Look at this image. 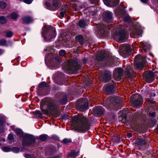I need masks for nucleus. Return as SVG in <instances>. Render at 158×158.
<instances>
[{
    "label": "nucleus",
    "mask_w": 158,
    "mask_h": 158,
    "mask_svg": "<svg viewBox=\"0 0 158 158\" xmlns=\"http://www.w3.org/2000/svg\"><path fill=\"white\" fill-rule=\"evenodd\" d=\"M73 124L78 131L85 132L90 129L91 119L82 115L75 116L73 119Z\"/></svg>",
    "instance_id": "nucleus-1"
},
{
    "label": "nucleus",
    "mask_w": 158,
    "mask_h": 158,
    "mask_svg": "<svg viewBox=\"0 0 158 158\" xmlns=\"http://www.w3.org/2000/svg\"><path fill=\"white\" fill-rule=\"evenodd\" d=\"M52 50L51 47H49L47 48L44 49V51H49L50 52V54L46 55L45 61V63L50 69H55L59 67V64L61 61L60 57L58 56H56L54 57L53 55L51 53Z\"/></svg>",
    "instance_id": "nucleus-2"
},
{
    "label": "nucleus",
    "mask_w": 158,
    "mask_h": 158,
    "mask_svg": "<svg viewBox=\"0 0 158 158\" xmlns=\"http://www.w3.org/2000/svg\"><path fill=\"white\" fill-rule=\"evenodd\" d=\"M42 36L47 41L53 40L56 35V33L55 28L45 25L42 28Z\"/></svg>",
    "instance_id": "nucleus-3"
},
{
    "label": "nucleus",
    "mask_w": 158,
    "mask_h": 158,
    "mask_svg": "<svg viewBox=\"0 0 158 158\" xmlns=\"http://www.w3.org/2000/svg\"><path fill=\"white\" fill-rule=\"evenodd\" d=\"M15 131V133L20 136H23L22 145L23 147L29 146L34 143L35 141V137L32 135L28 134L23 135V131L19 129H16Z\"/></svg>",
    "instance_id": "nucleus-4"
},
{
    "label": "nucleus",
    "mask_w": 158,
    "mask_h": 158,
    "mask_svg": "<svg viewBox=\"0 0 158 158\" xmlns=\"http://www.w3.org/2000/svg\"><path fill=\"white\" fill-rule=\"evenodd\" d=\"M55 108L56 106L54 103L49 99H44L41 102L40 108L43 114H48Z\"/></svg>",
    "instance_id": "nucleus-5"
},
{
    "label": "nucleus",
    "mask_w": 158,
    "mask_h": 158,
    "mask_svg": "<svg viewBox=\"0 0 158 158\" xmlns=\"http://www.w3.org/2000/svg\"><path fill=\"white\" fill-rule=\"evenodd\" d=\"M80 66L78 64V60L76 58L69 60L68 63V70L74 74L79 72Z\"/></svg>",
    "instance_id": "nucleus-6"
},
{
    "label": "nucleus",
    "mask_w": 158,
    "mask_h": 158,
    "mask_svg": "<svg viewBox=\"0 0 158 158\" xmlns=\"http://www.w3.org/2000/svg\"><path fill=\"white\" fill-rule=\"evenodd\" d=\"M61 4V0H47L44 3L45 8L53 10L57 9Z\"/></svg>",
    "instance_id": "nucleus-7"
},
{
    "label": "nucleus",
    "mask_w": 158,
    "mask_h": 158,
    "mask_svg": "<svg viewBox=\"0 0 158 158\" xmlns=\"http://www.w3.org/2000/svg\"><path fill=\"white\" fill-rule=\"evenodd\" d=\"M131 49V46L129 45L124 44L120 47V52L123 56L126 57L130 55Z\"/></svg>",
    "instance_id": "nucleus-8"
},
{
    "label": "nucleus",
    "mask_w": 158,
    "mask_h": 158,
    "mask_svg": "<svg viewBox=\"0 0 158 158\" xmlns=\"http://www.w3.org/2000/svg\"><path fill=\"white\" fill-rule=\"evenodd\" d=\"M143 99L140 95L137 94L132 96L131 97L130 102L135 106H141L142 104Z\"/></svg>",
    "instance_id": "nucleus-9"
},
{
    "label": "nucleus",
    "mask_w": 158,
    "mask_h": 158,
    "mask_svg": "<svg viewBox=\"0 0 158 158\" xmlns=\"http://www.w3.org/2000/svg\"><path fill=\"white\" fill-rule=\"evenodd\" d=\"M112 102L109 104V108L110 106L111 107L112 106V108L114 109H116L117 107V104H122V98L121 97H112L110 99L109 98V102Z\"/></svg>",
    "instance_id": "nucleus-10"
},
{
    "label": "nucleus",
    "mask_w": 158,
    "mask_h": 158,
    "mask_svg": "<svg viewBox=\"0 0 158 158\" xmlns=\"http://www.w3.org/2000/svg\"><path fill=\"white\" fill-rule=\"evenodd\" d=\"M98 34L100 36H106L107 33V28L106 25L102 24L98 25L97 27Z\"/></svg>",
    "instance_id": "nucleus-11"
},
{
    "label": "nucleus",
    "mask_w": 158,
    "mask_h": 158,
    "mask_svg": "<svg viewBox=\"0 0 158 158\" xmlns=\"http://www.w3.org/2000/svg\"><path fill=\"white\" fill-rule=\"evenodd\" d=\"M123 70L122 68H115L113 72V76L114 80L116 81H120L123 76Z\"/></svg>",
    "instance_id": "nucleus-12"
},
{
    "label": "nucleus",
    "mask_w": 158,
    "mask_h": 158,
    "mask_svg": "<svg viewBox=\"0 0 158 158\" xmlns=\"http://www.w3.org/2000/svg\"><path fill=\"white\" fill-rule=\"evenodd\" d=\"M81 104L78 105L76 107L77 109L80 111H82L88 107V100L84 98L80 100Z\"/></svg>",
    "instance_id": "nucleus-13"
},
{
    "label": "nucleus",
    "mask_w": 158,
    "mask_h": 158,
    "mask_svg": "<svg viewBox=\"0 0 158 158\" xmlns=\"http://www.w3.org/2000/svg\"><path fill=\"white\" fill-rule=\"evenodd\" d=\"M119 59L114 56H111L109 54V67L118 66L119 64Z\"/></svg>",
    "instance_id": "nucleus-14"
},
{
    "label": "nucleus",
    "mask_w": 158,
    "mask_h": 158,
    "mask_svg": "<svg viewBox=\"0 0 158 158\" xmlns=\"http://www.w3.org/2000/svg\"><path fill=\"white\" fill-rule=\"evenodd\" d=\"M104 110L102 106L96 107L92 110V112L97 117H100L103 114Z\"/></svg>",
    "instance_id": "nucleus-15"
},
{
    "label": "nucleus",
    "mask_w": 158,
    "mask_h": 158,
    "mask_svg": "<svg viewBox=\"0 0 158 158\" xmlns=\"http://www.w3.org/2000/svg\"><path fill=\"white\" fill-rule=\"evenodd\" d=\"M89 21L88 20L81 19L78 22L79 26L82 28H85L88 25Z\"/></svg>",
    "instance_id": "nucleus-16"
},
{
    "label": "nucleus",
    "mask_w": 158,
    "mask_h": 158,
    "mask_svg": "<svg viewBox=\"0 0 158 158\" xmlns=\"http://www.w3.org/2000/svg\"><path fill=\"white\" fill-rule=\"evenodd\" d=\"M141 45L143 48V50L145 52L150 50L151 48L150 45L145 42H142L140 43Z\"/></svg>",
    "instance_id": "nucleus-17"
},
{
    "label": "nucleus",
    "mask_w": 158,
    "mask_h": 158,
    "mask_svg": "<svg viewBox=\"0 0 158 158\" xmlns=\"http://www.w3.org/2000/svg\"><path fill=\"white\" fill-rule=\"evenodd\" d=\"M84 11L86 13L88 12L89 15H93L96 12V8L94 6H91L88 7L87 9L85 10Z\"/></svg>",
    "instance_id": "nucleus-18"
},
{
    "label": "nucleus",
    "mask_w": 158,
    "mask_h": 158,
    "mask_svg": "<svg viewBox=\"0 0 158 158\" xmlns=\"http://www.w3.org/2000/svg\"><path fill=\"white\" fill-rule=\"evenodd\" d=\"M117 34L119 36V40L120 41L123 40L124 38L126 35L125 31L124 29L120 30L117 32Z\"/></svg>",
    "instance_id": "nucleus-19"
},
{
    "label": "nucleus",
    "mask_w": 158,
    "mask_h": 158,
    "mask_svg": "<svg viewBox=\"0 0 158 158\" xmlns=\"http://www.w3.org/2000/svg\"><path fill=\"white\" fill-rule=\"evenodd\" d=\"M107 56V55L106 54L104 51H102L100 55L97 56L96 58L98 60H104Z\"/></svg>",
    "instance_id": "nucleus-20"
},
{
    "label": "nucleus",
    "mask_w": 158,
    "mask_h": 158,
    "mask_svg": "<svg viewBox=\"0 0 158 158\" xmlns=\"http://www.w3.org/2000/svg\"><path fill=\"white\" fill-rule=\"evenodd\" d=\"M147 143L146 139H143L141 138H138L136 141V143L139 145L143 146L145 145Z\"/></svg>",
    "instance_id": "nucleus-21"
},
{
    "label": "nucleus",
    "mask_w": 158,
    "mask_h": 158,
    "mask_svg": "<svg viewBox=\"0 0 158 158\" xmlns=\"http://www.w3.org/2000/svg\"><path fill=\"white\" fill-rule=\"evenodd\" d=\"M103 19L104 21L108 23L109 21V11L104 12L103 15Z\"/></svg>",
    "instance_id": "nucleus-22"
},
{
    "label": "nucleus",
    "mask_w": 158,
    "mask_h": 158,
    "mask_svg": "<svg viewBox=\"0 0 158 158\" xmlns=\"http://www.w3.org/2000/svg\"><path fill=\"white\" fill-rule=\"evenodd\" d=\"M119 0H109V6H115L119 3Z\"/></svg>",
    "instance_id": "nucleus-23"
},
{
    "label": "nucleus",
    "mask_w": 158,
    "mask_h": 158,
    "mask_svg": "<svg viewBox=\"0 0 158 158\" xmlns=\"http://www.w3.org/2000/svg\"><path fill=\"white\" fill-rule=\"evenodd\" d=\"M76 40L80 44H84V39L82 35H79L75 37Z\"/></svg>",
    "instance_id": "nucleus-24"
},
{
    "label": "nucleus",
    "mask_w": 158,
    "mask_h": 158,
    "mask_svg": "<svg viewBox=\"0 0 158 158\" xmlns=\"http://www.w3.org/2000/svg\"><path fill=\"white\" fill-rule=\"evenodd\" d=\"M23 22L25 24L29 23L32 21V19L30 17L27 16L23 19Z\"/></svg>",
    "instance_id": "nucleus-25"
},
{
    "label": "nucleus",
    "mask_w": 158,
    "mask_h": 158,
    "mask_svg": "<svg viewBox=\"0 0 158 158\" xmlns=\"http://www.w3.org/2000/svg\"><path fill=\"white\" fill-rule=\"evenodd\" d=\"M109 95L110 94H114L116 91V88L114 84L109 85Z\"/></svg>",
    "instance_id": "nucleus-26"
},
{
    "label": "nucleus",
    "mask_w": 158,
    "mask_h": 158,
    "mask_svg": "<svg viewBox=\"0 0 158 158\" xmlns=\"http://www.w3.org/2000/svg\"><path fill=\"white\" fill-rule=\"evenodd\" d=\"M154 76V74L153 73L152 71H150L147 73L146 76V79L148 80L149 79H150L151 81H152L153 79Z\"/></svg>",
    "instance_id": "nucleus-27"
},
{
    "label": "nucleus",
    "mask_w": 158,
    "mask_h": 158,
    "mask_svg": "<svg viewBox=\"0 0 158 158\" xmlns=\"http://www.w3.org/2000/svg\"><path fill=\"white\" fill-rule=\"evenodd\" d=\"M67 101V97L66 95H64L63 98L60 100V102L61 104H65Z\"/></svg>",
    "instance_id": "nucleus-28"
},
{
    "label": "nucleus",
    "mask_w": 158,
    "mask_h": 158,
    "mask_svg": "<svg viewBox=\"0 0 158 158\" xmlns=\"http://www.w3.org/2000/svg\"><path fill=\"white\" fill-rule=\"evenodd\" d=\"M79 155L78 152L72 151L70 152L69 156L71 157H74L77 156Z\"/></svg>",
    "instance_id": "nucleus-29"
},
{
    "label": "nucleus",
    "mask_w": 158,
    "mask_h": 158,
    "mask_svg": "<svg viewBox=\"0 0 158 158\" xmlns=\"http://www.w3.org/2000/svg\"><path fill=\"white\" fill-rule=\"evenodd\" d=\"M122 10L120 7H117L115 10L116 15L118 16H121Z\"/></svg>",
    "instance_id": "nucleus-30"
},
{
    "label": "nucleus",
    "mask_w": 158,
    "mask_h": 158,
    "mask_svg": "<svg viewBox=\"0 0 158 158\" xmlns=\"http://www.w3.org/2000/svg\"><path fill=\"white\" fill-rule=\"evenodd\" d=\"M144 65V63L143 62H138L136 64V66L138 69H142Z\"/></svg>",
    "instance_id": "nucleus-31"
},
{
    "label": "nucleus",
    "mask_w": 158,
    "mask_h": 158,
    "mask_svg": "<svg viewBox=\"0 0 158 158\" xmlns=\"http://www.w3.org/2000/svg\"><path fill=\"white\" fill-rule=\"evenodd\" d=\"M103 79L105 82H107L109 81V74L108 73H105Z\"/></svg>",
    "instance_id": "nucleus-32"
},
{
    "label": "nucleus",
    "mask_w": 158,
    "mask_h": 158,
    "mask_svg": "<svg viewBox=\"0 0 158 158\" xmlns=\"http://www.w3.org/2000/svg\"><path fill=\"white\" fill-rule=\"evenodd\" d=\"M11 151L15 153H18L20 151V149L17 147H13L11 149Z\"/></svg>",
    "instance_id": "nucleus-33"
},
{
    "label": "nucleus",
    "mask_w": 158,
    "mask_h": 158,
    "mask_svg": "<svg viewBox=\"0 0 158 158\" xmlns=\"http://www.w3.org/2000/svg\"><path fill=\"white\" fill-rule=\"evenodd\" d=\"M0 22L2 24H5L7 22V19L3 16H0Z\"/></svg>",
    "instance_id": "nucleus-34"
},
{
    "label": "nucleus",
    "mask_w": 158,
    "mask_h": 158,
    "mask_svg": "<svg viewBox=\"0 0 158 158\" xmlns=\"http://www.w3.org/2000/svg\"><path fill=\"white\" fill-rule=\"evenodd\" d=\"M47 135H42L40 136V139L42 141H45L47 138Z\"/></svg>",
    "instance_id": "nucleus-35"
},
{
    "label": "nucleus",
    "mask_w": 158,
    "mask_h": 158,
    "mask_svg": "<svg viewBox=\"0 0 158 158\" xmlns=\"http://www.w3.org/2000/svg\"><path fill=\"white\" fill-rule=\"evenodd\" d=\"M6 4L3 1L0 2V7L2 9H5L6 7Z\"/></svg>",
    "instance_id": "nucleus-36"
},
{
    "label": "nucleus",
    "mask_w": 158,
    "mask_h": 158,
    "mask_svg": "<svg viewBox=\"0 0 158 158\" xmlns=\"http://www.w3.org/2000/svg\"><path fill=\"white\" fill-rule=\"evenodd\" d=\"M3 151L5 152H8L10 151L11 149L10 147L8 146L4 147L2 148Z\"/></svg>",
    "instance_id": "nucleus-37"
},
{
    "label": "nucleus",
    "mask_w": 158,
    "mask_h": 158,
    "mask_svg": "<svg viewBox=\"0 0 158 158\" xmlns=\"http://www.w3.org/2000/svg\"><path fill=\"white\" fill-rule=\"evenodd\" d=\"M18 16V15L15 12L12 13L10 15L11 18L14 20L16 19Z\"/></svg>",
    "instance_id": "nucleus-38"
},
{
    "label": "nucleus",
    "mask_w": 158,
    "mask_h": 158,
    "mask_svg": "<svg viewBox=\"0 0 158 158\" xmlns=\"http://www.w3.org/2000/svg\"><path fill=\"white\" fill-rule=\"evenodd\" d=\"M0 45L5 46L6 45V41L4 39H2L0 40Z\"/></svg>",
    "instance_id": "nucleus-39"
},
{
    "label": "nucleus",
    "mask_w": 158,
    "mask_h": 158,
    "mask_svg": "<svg viewBox=\"0 0 158 158\" xmlns=\"http://www.w3.org/2000/svg\"><path fill=\"white\" fill-rule=\"evenodd\" d=\"M125 73L127 77H131V74L128 69H126Z\"/></svg>",
    "instance_id": "nucleus-40"
},
{
    "label": "nucleus",
    "mask_w": 158,
    "mask_h": 158,
    "mask_svg": "<svg viewBox=\"0 0 158 158\" xmlns=\"http://www.w3.org/2000/svg\"><path fill=\"white\" fill-rule=\"evenodd\" d=\"M66 53V51L64 50H61L59 51V54L60 56H64L65 55Z\"/></svg>",
    "instance_id": "nucleus-41"
},
{
    "label": "nucleus",
    "mask_w": 158,
    "mask_h": 158,
    "mask_svg": "<svg viewBox=\"0 0 158 158\" xmlns=\"http://www.w3.org/2000/svg\"><path fill=\"white\" fill-rule=\"evenodd\" d=\"M113 21V13L109 12V24L112 23Z\"/></svg>",
    "instance_id": "nucleus-42"
},
{
    "label": "nucleus",
    "mask_w": 158,
    "mask_h": 158,
    "mask_svg": "<svg viewBox=\"0 0 158 158\" xmlns=\"http://www.w3.org/2000/svg\"><path fill=\"white\" fill-rule=\"evenodd\" d=\"M13 35V33L11 31H8L6 32V36L8 38L11 37Z\"/></svg>",
    "instance_id": "nucleus-43"
},
{
    "label": "nucleus",
    "mask_w": 158,
    "mask_h": 158,
    "mask_svg": "<svg viewBox=\"0 0 158 158\" xmlns=\"http://www.w3.org/2000/svg\"><path fill=\"white\" fill-rule=\"evenodd\" d=\"M143 58V56L141 55H139L136 56L135 57V60L137 61L141 60Z\"/></svg>",
    "instance_id": "nucleus-44"
},
{
    "label": "nucleus",
    "mask_w": 158,
    "mask_h": 158,
    "mask_svg": "<svg viewBox=\"0 0 158 158\" xmlns=\"http://www.w3.org/2000/svg\"><path fill=\"white\" fill-rule=\"evenodd\" d=\"M46 83L45 82H42L39 85V88H42L46 86Z\"/></svg>",
    "instance_id": "nucleus-45"
},
{
    "label": "nucleus",
    "mask_w": 158,
    "mask_h": 158,
    "mask_svg": "<svg viewBox=\"0 0 158 158\" xmlns=\"http://www.w3.org/2000/svg\"><path fill=\"white\" fill-rule=\"evenodd\" d=\"M123 20L124 22L129 23L130 22V18L128 16H126L123 18Z\"/></svg>",
    "instance_id": "nucleus-46"
},
{
    "label": "nucleus",
    "mask_w": 158,
    "mask_h": 158,
    "mask_svg": "<svg viewBox=\"0 0 158 158\" xmlns=\"http://www.w3.org/2000/svg\"><path fill=\"white\" fill-rule=\"evenodd\" d=\"M104 89L105 91L106 92V94H109V86L107 85L104 87Z\"/></svg>",
    "instance_id": "nucleus-47"
},
{
    "label": "nucleus",
    "mask_w": 158,
    "mask_h": 158,
    "mask_svg": "<svg viewBox=\"0 0 158 158\" xmlns=\"http://www.w3.org/2000/svg\"><path fill=\"white\" fill-rule=\"evenodd\" d=\"M143 31L141 29H139L137 30L136 33V35H142Z\"/></svg>",
    "instance_id": "nucleus-48"
},
{
    "label": "nucleus",
    "mask_w": 158,
    "mask_h": 158,
    "mask_svg": "<svg viewBox=\"0 0 158 158\" xmlns=\"http://www.w3.org/2000/svg\"><path fill=\"white\" fill-rule=\"evenodd\" d=\"M115 115L114 113H112L110 115L109 114V118H110L111 120L115 119Z\"/></svg>",
    "instance_id": "nucleus-49"
},
{
    "label": "nucleus",
    "mask_w": 158,
    "mask_h": 158,
    "mask_svg": "<svg viewBox=\"0 0 158 158\" xmlns=\"http://www.w3.org/2000/svg\"><path fill=\"white\" fill-rule=\"evenodd\" d=\"M69 7L66 4L64 5L61 7V9L62 10L66 11Z\"/></svg>",
    "instance_id": "nucleus-50"
},
{
    "label": "nucleus",
    "mask_w": 158,
    "mask_h": 158,
    "mask_svg": "<svg viewBox=\"0 0 158 158\" xmlns=\"http://www.w3.org/2000/svg\"><path fill=\"white\" fill-rule=\"evenodd\" d=\"M8 138L9 140H12L14 138L13 135L11 134H10L8 135Z\"/></svg>",
    "instance_id": "nucleus-51"
},
{
    "label": "nucleus",
    "mask_w": 158,
    "mask_h": 158,
    "mask_svg": "<svg viewBox=\"0 0 158 158\" xmlns=\"http://www.w3.org/2000/svg\"><path fill=\"white\" fill-rule=\"evenodd\" d=\"M32 0H24L23 2L27 4H30L32 3Z\"/></svg>",
    "instance_id": "nucleus-52"
},
{
    "label": "nucleus",
    "mask_w": 158,
    "mask_h": 158,
    "mask_svg": "<svg viewBox=\"0 0 158 158\" xmlns=\"http://www.w3.org/2000/svg\"><path fill=\"white\" fill-rule=\"evenodd\" d=\"M104 106L107 109H108L109 108L108 104V103L107 101H105V102H104Z\"/></svg>",
    "instance_id": "nucleus-53"
},
{
    "label": "nucleus",
    "mask_w": 158,
    "mask_h": 158,
    "mask_svg": "<svg viewBox=\"0 0 158 158\" xmlns=\"http://www.w3.org/2000/svg\"><path fill=\"white\" fill-rule=\"evenodd\" d=\"M103 1L105 5L107 6H109V0H103Z\"/></svg>",
    "instance_id": "nucleus-54"
},
{
    "label": "nucleus",
    "mask_w": 158,
    "mask_h": 158,
    "mask_svg": "<svg viewBox=\"0 0 158 158\" xmlns=\"http://www.w3.org/2000/svg\"><path fill=\"white\" fill-rule=\"evenodd\" d=\"M70 140H69V139H65L63 140L64 142L65 143H69V142H70Z\"/></svg>",
    "instance_id": "nucleus-55"
},
{
    "label": "nucleus",
    "mask_w": 158,
    "mask_h": 158,
    "mask_svg": "<svg viewBox=\"0 0 158 158\" xmlns=\"http://www.w3.org/2000/svg\"><path fill=\"white\" fill-rule=\"evenodd\" d=\"M4 122L2 119H0V126L2 127L4 123Z\"/></svg>",
    "instance_id": "nucleus-56"
},
{
    "label": "nucleus",
    "mask_w": 158,
    "mask_h": 158,
    "mask_svg": "<svg viewBox=\"0 0 158 158\" xmlns=\"http://www.w3.org/2000/svg\"><path fill=\"white\" fill-rule=\"evenodd\" d=\"M60 15L62 17H64L65 14V12H64L62 11L60 12Z\"/></svg>",
    "instance_id": "nucleus-57"
},
{
    "label": "nucleus",
    "mask_w": 158,
    "mask_h": 158,
    "mask_svg": "<svg viewBox=\"0 0 158 158\" xmlns=\"http://www.w3.org/2000/svg\"><path fill=\"white\" fill-rule=\"evenodd\" d=\"M60 156H59L58 155H57L54 156L53 157H50L49 158H60Z\"/></svg>",
    "instance_id": "nucleus-58"
},
{
    "label": "nucleus",
    "mask_w": 158,
    "mask_h": 158,
    "mask_svg": "<svg viewBox=\"0 0 158 158\" xmlns=\"http://www.w3.org/2000/svg\"><path fill=\"white\" fill-rule=\"evenodd\" d=\"M36 114H39L40 116H41L42 115V114L40 111H36Z\"/></svg>",
    "instance_id": "nucleus-59"
},
{
    "label": "nucleus",
    "mask_w": 158,
    "mask_h": 158,
    "mask_svg": "<svg viewBox=\"0 0 158 158\" xmlns=\"http://www.w3.org/2000/svg\"><path fill=\"white\" fill-rule=\"evenodd\" d=\"M127 137L128 138H130L132 136V134L131 133H129L127 134Z\"/></svg>",
    "instance_id": "nucleus-60"
},
{
    "label": "nucleus",
    "mask_w": 158,
    "mask_h": 158,
    "mask_svg": "<svg viewBox=\"0 0 158 158\" xmlns=\"http://www.w3.org/2000/svg\"><path fill=\"white\" fill-rule=\"evenodd\" d=\"M25 157L26 158H31V155H30L27 154L26 155Z\"/></svg>",
    "instance_id": "nucleus-61"
},
{
    "label": "nucleus",
    "mask_w": 158,
    "mask_h": 158,
    "mask_svg": "<svg viewBox=\"0 0 158 158\" xmlns=\"http://www.w3.org/2000/svg\"><path fill=\"white\" fill-rule=\"evenodd\" d=\"M140 1L143 3H146L148 2V0H140Z\"/></svg>",
    "instance_id": "nucleus-62"
},
{
    "label": "nucleus",
    "mask_w": 158,
    "mask_h": 158,
    "mask_svg": "<svg viewBox=\"0 0 158 158\" xmlns=\"http://www.w3.org/2000/svg\"><path fill=\"white\" fill-rule=\"evenodd\" d=\"M155 115V113H154V112H153V113H151V114H150L151 116L152 117L154 116Z\"/></svg>",
    "instance_id": "nucleus-63"
},
{
    "label": "nucleus",
    "mask_w": 158,
    "mask_h": 158,
    "mask_svg": "<svg viewBox=\"0 0 158 158\" xmlns=\"http://www.w3.org/2000/svg\"><path fill=\"white\" fill-rule=\"evenodd\" d=\"M120 5L121 6V7L123 8V9H124L125 8V7L124 6V5L122 3H120Z\"/></svg>",
    "instance_id": "nucleus-64"
}]
</instances>
